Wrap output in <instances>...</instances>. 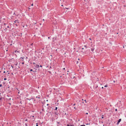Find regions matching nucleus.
Returning a JSON list of instances; mask_svg holds the SVG:
<instances>
[{
  "mask_svg": "<svg viewBox=\"0 0 126 126\" xmlns=\"http://www.w3.org/2000/svg\"><path fill=\"white\" fill-rule=\"evenodd\" d=\"M84 101H85V103H86V100H84Z\"/></svg>",
  "mask_w": 126,
  "mask_h": 126,
  "instance_id": "nucleus-14",
  "label": "nucleus"
},
{
  "mask_svg": "<svg viewBox=\"0 0 126 126\" xmlns=\"http://www.w3.org/2000/svg\"><path fill=\"white\" fill-rule=\"evenodd\" d=\"M48 38L49 39L50 37H48Z\"/></svg>",
  "mask_w": 126,
  "mask_h": 126,
  "instance_id": "nucleus-30",
  "label": "nucleus"
},
{
  "mask_svg": "<svg viewBox=\"0 0 126 126\" xmlns=\"http://www.w3.org/2000/svg\"><path fill=\"white\" fill-rule=\"evenodd\" d=\"M30 71H33V72H34V71H33V70H32V69H31L30 70Z\"/></svg>",
  "mask_w": 126,
  "mask_h": 126,
  "instance_id": "nucleus-11",
  "label": "nucleus"
},
{
  "mask_svg": "<svg viewBox=\"0 0 126 126\" xmlns=\"http://www.w3.org/2000/svg\"><path fill=\"white\" fill-rule=\"evenodd\" d=\"M78 60H79L80 59H78Z\"/></svg>",
  "mask_w": 126,
  "mask_h": 126,
  "instance_id": "nucleus-32",
  "label": "nucleus"
},
{
  "mask_svg": "<svg viewBox=\"0 0 126 126\" xmlns=\"http://www.w3.org/2000/svg\"><path fill=\"white\" fill-rule=\"evenodd\" d=\"M32 117H34V116H33Z\"/></svg>",
  "mask_w": 126,
  "mask_h": 126,
  "instance_id": "nucleus-33",
  "label": "nucleus"
},
{
  "mask_svg": "<svg viewBox=\"0 0 126 126\" xmlns=\"http://www.w3.org/2000/svg\"><path fill=\"white\" fill-rule=\"evenodd\" d=\"M75 104H73V106H75Z\"/></svg>",
  "mask_w": 126,
  "mask_h": 126,
  "instance_id": "nucleus-25",
  "label": "nucleus"
},
{
  "mask_svg": "<svg viewBox=\"0 0 126 126\" xmlns=\"http://www.w3.org/2000/svg\"><path fill=\"white\" fill-rule=\"evenodd\" d=\"M104 86L105 87H107L108 86V85H106Z\"/></svg>",
  "mask_w": 126,
  "mask_h": 126,
  "instance_id": "nucleus-7",
  "label": "nucleus"
},
{
  "mask_svg": "<svg viewBox=\"0 0 126 126\" xmlns=\"http://www.w3.org/2000/svg\"><path fill=\"white\" fill-rule=\"evenodd\" d=\"M117 109H115V110L116 111H117Z\"/></svg>",
  "mask_w": 126,
  "mask_h": 126,
  "instance_id": "nucleus-16",
  "label": "nucleus"
},
{
  "mask_svg": "<svg viewBox=\"0 0 126 126\" xmlns=\"http://www.w3.org/2000/svg\"><path fill=\"white\" fill-rule=\"evenodd\" d=\"M43 20L44 21V19H43Z\"/></svg>",
  "mask_w": 126,
  "mask_h": 126,
  "instance_id": "nucleus-27",
  "label": "nucleus"
},
{
  "mask_svg": "<svg viewBox=\"0 0 126 126\" xmlns=\"http://www.w3.org/2000/svg\"><path fill=\"white\" fill-rule=\"evenodd\" d=\"M16 52H19V51H17V50H16L15 51V52L16 53Z\"/></svg>",
  "mask_w": 126,
  "mask_h": 126,
  "instance_id": "nucleus-4",
  "label": "nucleus"
},
{
  "mask_svg": "<svg viewBox=\"0 0 126 126\" xmlns=\"http://www.w3.org/2000/svg\"><path fill=\"white\" fill-rule=\"evenodd\" d=\"M85 126V125H82L81 126Z\"/></svg>",
  "mask_w": 126,
  "mask_h": 126,
  "instance_id": "nucleus-10",
  "label": "nucleus"
},
{
  "mask_svg": "<svg viewBox=\"0 0 126 126\" xmlns=\"http://www.w3.org/2000/svg\"><path fill=\"white\" fill-rule=\"evenodd\" d=\"M121 121V119H119V120L118 121V122H117V124H118L120 123V121Z\"/></svg>",
  "mask_w": 126,
  "mask_h": 126,
  "instance_id": "nucleus-2",
  "label": "nucleus"
},
{
  "mask_svg": "<svg viewBox=\"0 0 126 126\" xmlns=\"http://www.w3.org/2000/svg\"><path fill=\"white\" fill-rule=\"evenodd\" d=\"M63 69L64 70L65 69V68H63Z\"/></svg>",
  "mask_w": 126,
  "mask_h": 126,
  "instance_id": "nucleus-23",
  "label": "nucleus"
},
{
  "mask_svg": "<svg viewBox=\"0 0 126 126\" xmlns=\"http://www.w3.org/2000/svg\"><path fill=\"white\" fill-rule=\"evenodd\" d=\"M2 86V85L0 84V87H1Z\"/></svg>",
  "mask_w": 126,
  "mask_h": 126,
  "instance_id": "nucleus-26",
  "label": "nucleus"
},
{
  "mask_svg": "<svg viewBox=\"0 0 126 126\" xmlns=\"http://www.w3.org/2000/svg\"><path fill=\"white\" fill-rule=\"evenodd\" d=\"M31 5L32 6H33V4H32Z\"/></svg>",
  "mask_w": 126,
  "mask_h": 126,
  "instance_id": "nucleus-19",
  "label": "nucleus"
},
{
  "mask_svg": "<svg viewBox=\"0 0 126 126\" xmlns=\"http://www.w3.org/2000/svg\"><path fill=\"white\" fill-rule=\"evenodd\" d=\"M82 100H83V99H82Z\"/></svg>",
  "mask_w": 126,
  "mask_h": 126,
  "instance_id": "nucleus-38",
  "label": "nucleus"
},
{
  "mask_svg": "<svg viewBox=\"0 0 126 126\" xmlns=\"http://www.w3.org/2000/svg\"><path fill=\"white\" fill-rule=\"evenodd\" d=\"M39 67V65H36V67H37V68H38V67Z\"/></svg>",
  "mask_w": 126,
  "mask_h": 126,
  "instance_id": "nucleus-3",
  "label": "nucleus"
},
{
  "mask_svg": "<svg viewBox=\"0 0 126 126\" xmlns=\"http://www.w3.org/2000/svg\"><path fill=\"white\" fill-rule=\"evenodd\" d=\"M6 78H4V80H6Z\"/></svg>",
  "mask_w": 126,
  "mask_h": 126,
  "instance_id": "nucleus-18",
  "label": "nucleus"
},
{
  "mask_svg": "<svg viewBox=\"0 0 126 126\" xmlns=\"http://www.w3.org/2000/svg\"><path fill=\"white\" fill-rule=\"evenodd\" d=\"M15 23H16V24L15 25H16V26H17V25H18L17 24H18L19 23V21L18 20H15L14 21Z\"/></svg>",
  "mask_w": 126,
  "mask_h": 126,
  "instance_id": "nucleus-1",
  "label": "nucleus"
},
{
  "mask_svg": "<svg viewBox=\"0 0 126 126\" xmlns=\"http://www.w3.org/2000/svg\"><path fill=\"white\" fill-rule=\"evenodd\" d=\"M82 49H83V48H82Z\"/></svg>",
  "mask_w": 126,
  "mask_h": 126,
  "instance_id": "nucleus-37",
  "label": "nucleus"
},
{
  "mask_svg": "<svg viewBox=\"0 0 126 126\" xmlns=\"http://www.w3.org/2000/svg\"><path fill=\"white\" fill-rule=\"evenodd\" d=\"M104 118V115H102V118Z\"/></svg>",
  "mask_w": 126,
  "mask_h": 126,
  "instance_id": "nucleus-9",
  "label": "nucleus"
},
{
  "mask_svg": "<svg viewBox=\"0 0 126 126\" xmlns=\"http://www.w3.org/2000/svg\"><path fill=\"white\" fill-rule=\"evenodd\" d=\"M24 57H21L20 58V59H23L24 58Z\"/></svg>",
  "mask_w": 126,
  "mask_h": 126,
  "instance_id": "nucleus-6",
  "label": "nucleus"
},
{
  "mask_svg": "<svg viewBox=\"0 0 126 126\" xmlns=\"http://www.w3.org/2000/svg\"><path fill=\"white\" fill-rule=\"evenodd\" d=\"M25 125L26 126H27V124H25Z\"/></svg>",
  "mask_w": 126,
  "mask_h": 126,
  "instance_id": "nucleus-28",
  "label": "nucleus"
},
{
  "mask_svg": "<svg viewBox=\"0 0 126 126\" xmlns=\"http://www.w3.org/2000/svg\"><path fill=\"white\" fill-rule=\"evenodd\" d=\"M102 88H103V87H102Z\"/></svg>",
  "mask_w": 126,
  "mask_h": 126,
  "instance_id": "nucleus-34",
  "label": "nucleus"
},
{
  "mask_svg": "<svg viewBox=\"0 0 126 126\" xmlns=\"http://www.w3.org/2000/svg\"><path fill=\"white\" fill-rule=\"evenodd\" d=\"M8 99H9L10 100H11V99H12V100H13V99L12 98H8Z\"/></svg>",
  "mask_w": 126,
  "mask_h": 126,
  "instance_id": "nucleus-8",
  "label": "nucleus"
},
{
  "mask_svg": "<svg viewBox=\"0 0 126 126\" xmlns=\"http://www.w3.org/2000/svg\"><path fill=\"white\" fill-rule=\"evenodd\" d=\"M7 28H9V26H7Z\"/></svg>",
  "mask_w": 126,
  "mask_h": 126,
  "instance_id": "nucleus-17",
  "label": "nucleus"
},
{
  "mask_svg": "<svg viewBox=\"0 0 126 126\" xmlns=\"http://www.w3.org/2000/svg\"><path fill=\"white\" fill-rule=\"evenodd\" d=\"M33 64H35V63H33Z\"/></svg>",
  "mask_w": 126,
  "mask_h": 126,
  "instance_id": "nucleus-31",
  "label": "nucleus"
},
{
  "mask_svg": "<svg viewBox=\"0 0 126 126\" xmlns=\"http://www.w3.org/2000/svg\"><path fill=\"white\" fill-rule=\"evenodd\" d=\"M2 126H3V125L2 124Z\"/></svg>",
  "mask_w": 126,
  "mask_h": 126,
  "instance_id": "nucleus-39",
  "label": "nucleus"
},
{
  "mask_svg": "<svg viewBox=\"0 0 126 126\" xmlns=\"http://www.w3.org/2000/svg\"><path fill=\"white\" fill-rule=\"evenodd\" d=\"M57 109V107H56L55 108V110H56Z\"/></svg>",
  "mask_w": 126,
  "mask_h": 126,
  "instance_id": "nucleus-13",
  "label": "nucleus"
},
{
  "mask_svg": "<svg viewBox=\"0 0 126 126\" xmlns=\"http://www.w3.org/2000/svg\"><path fill=\"white\" fill-rule=\"evenodd\" d=\"M5 71H4L3 72V73H5Z\"/></svg>",
  "mask_w": 126,
  "mask_h": 126,
  "instance_id": "nucleus-20",
  "label": "nucleus"
},
{
  "mask_svg": "<svg viewBox=\"0 0 126 126\" xmlns=\"http://www.w3.org/2000/svg\"><path fill=\"white\" fill-rule=\"evenodd\" d=\"M40 67H42V65H40Z\"/></svg>",
  "mask_w": 126,
  "mask_h": 126,
  "instance_id": "nucleus-24",
  "label": "nucleus"
},
{
  "mask_svg": "<svg viewBox=\"0 0 126 126\" xmlns=\"http://www.w3.org/2000/svg\"><path fill=\"white\" fill-rule=\"evenodd\" d=\"M86 114H88V113H86Z\"/></svg>",
  "mask_w": 126,
  "mask_h": 126,
  "instance_id": "nucleus-22",
  "label": "nucleus"
},
{
  "mask_svg": "<svg viewBox=\"0 0 126 126\" xmlns=\"http://www.w3.org/2000/svg\"><path fill=\"white\" fill-rule=\"evenodd\" d=\"M94 49H91V50L92 51H93L94 50Z\"/></svg>",
  "mask_w": 126,
  "mask_h": 126,
  "instance_id": "nucleus-12",
  "label": "nucleus"
},
{
  "mask_svg": "<svg viewBox=\"0 0 126 126\" xmlns=\"http://www.w3.org/2000/svg\"><path fill=\"white\" fill-rule=\"evenodd\" d=\"M74 109H76L75 107H74Z\"/></svg>",
  "mask_w": 126,
  "mask_h": 126,
  "instance_id": "nucleus-35",
  "label": "nucleus"
},
{
  "mask_svg": "<svg viewBox=\"0 0 126 126\" xmlns=\"http://www.w3.org/2000/svg\"><path fill=\"white\" fill-rule=\"evenodd\" d=\"M7 26H5V27H6V28L7 27Z\"/></svg>",
  "mask_w": 126,
  "mask_h": 126,
  "instance_id": "nucleus-36",
  "label": "nucleus"
},
{
  "mask_svg": "<svg viewBox=\"0 0 126 126\" xmlns=\"http://www.w3.org/2000/svg\"><path fill=\"white\" fill-rule=\"evenodd\" d=\"M36 126H38V125H37H37H36Z\"/></svg>",
  "mask_w": 126,
  "mask_h": 126,
  "instance_id": "nucleus-21",
  "label": "nucleus"
},
{
  "mask_svg": "<svg viewBox=\"0 0 126 126\" xmlns=\"http://www.w3.org/2000/svg\"><path fill=\"white\" fill-rule=\"evenodd\" d=\"M67 126H73V125H67Z\"/></svg>",
  "mask_w": 126,
  "mask_h": 126,
  "instance_id": "nucleus-5",
  "label": "nucleus"
},
{
  "mask_svg": "<svg viewBox=\"0 0 126 126\" xmlns=\"http://www.w3.org/2000/svg\"><path fill=\"white\" fill-rule=\"evenodd\" d=\"M22 63V64H23L24 63Z\"/></svg>",
  "mask_w": 126,
  "mask_h": 126,
  "instance_id": "nucleus-29",
  "label": "nucleus"
},
{
  "mask_svg": "<svg viewBox=\"0 0 126 126\" xmlns=\"http://www.w3.org/2000/svg\"><path fill=\"white\" fill-rule=\"evenodd\" d=\"M33 43H32L31 45V46H32L33 45Z\"/></svg>",
  "mask_w": 126,
  "mask_h": 126,
  "instance_id": "nucleus-15",
  "label": "nucleus"
}]
</instances>
